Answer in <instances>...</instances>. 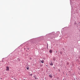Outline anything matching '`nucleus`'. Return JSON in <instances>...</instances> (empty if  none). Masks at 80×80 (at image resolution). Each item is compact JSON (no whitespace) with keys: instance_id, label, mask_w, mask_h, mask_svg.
<instances>
[{"instance_id":"f257e3e1","label":"nucleus","mask_w":80,"mask_h":80,"mask_svg":"<svg viewBox=\"0 0 80 80\" xmlns=\"http://www.w3.org/2000/svg\"><path fill=\"white\" fill-rule=\"evenodd\" d=\"M6 71H9V67H6Z\"/></svg>"},{"instance_id":"f03ea898","label":"nucleus","mask_w":80,"mask_h":80,"mask_svg":"<svg viewBox=\"0 0 80 80\" xmlns=\"http://www.w3.org/2000/svg\"><path fill=\"white\" fill-rule=\"evenodd\" d=\"M27 70H29V66L28 65H27V66L26 67Z\"/></svg>"},{"instance_id":"7ed1b4c3","label":"nucleus","mask_w":80,"mask_h":80,"mask_svg":"<svg viewBox=\"0 0 80 80\" xmlns=\"http://www.w3.org/2000/svg\"><path fill=\"white\" fill-rule=\"evenodd\" d=\"M52 50H49V52L50 53H52Z\"/></svg>"},{"instance_id":"20e7f679","label":"nucleus","mask_w":80,"mask_h":80,"mask_svg":"<svg viewBox=\"0 0 80 80\" xmlns=\"http://www.w3.org/2000/svg\"><path fill=\"white\" fill-rule=\"evenodd\" d=\"M44 60H42L41 62V63H44Z\"/></svg>"},{"instance_id":"39448f33","label":"nucleus","mask_w":80,"mask_h":80,"mask_svg":"<svg viewBox=\"0 0 80 80\" xmlns=\"http://www.w3.org/2000/svg\"><path fill=\"white\" fill-rule=\"evenodd\" d=\"M49 77H51V78H52V75H49Z\"/></svg>"},{"instance_id":"423d86ee","label":"nucleus","mask_w":80,"mask_h":80,"mask_svg":"<svg viewBox=\"0 0 80 80\" xmlns=\"http://www.w3.org/2000/svg\"><path fill=\"white\" fill-rule=\"evenodd\" d=\"M50 65H51V66H52V65H53V64L52 63H50Z\"/></svg>"},{"instance_id":"0eeeda50","label":"nucleus","mask_w":80,"mask_h":80,"mask_svg":"<svg viewBox=\"0 0 80 80\" xmlns=\"http://www.w3.org/2000/svg\"><path fill=\"white\" fill-rule=\"evenodd\" d=\"M54 60H55V59H54Z\"/></svg>"},{"instance_id":"6e6552de","label":"nucleus","mask_w":80,"mask_h":80,"mask_svg":"<svg viewBox=\"0 0 80 80\" xmlns=\"http://www.w3.org/2000/svg\"><path fill=\"white\" fill-rule=\"evenodd\" d=\"M63 80H64V79H63Z\"/></svg>"},{"instance_id":"1a4fd4ad","label":"nucleus","mask_w":80,"mask_h":80,"mask_svg":"<svg viewBox=\"0 0 80 80\" xmlns=\"http://www.w3.org/2000/svg\"><path fill=\"white\" fill-rule=\"evenodd\" d=\"M75 80V79H74V80Z\"/></svg>"},{"instance_id":"9d476101","label":"nucleus","mask_w":80,"mask_h":80,"mask_svg":"<svg viewBox=\"0 0 80 80\" xmlns=\"http://www.w3.org/2000/svg\"><path fill=\"white\" fill-rule=\"evenodd\" d=\"M31 75H32V74H31Z\"/></svg>"},{"instance_id":"9b49d317","label":"nucleus","mask_w":80,"mask_h":80,"mask_svg":"<svg viewBox=\"0 0 80 80\" xmlns=\"http://www.w3.org/2000/svg\"><path fill=\"white\" fill-rule=\"evenodd\" d=\"M24 80H25V79H24Z\"/></svg>"}]
</instances>
